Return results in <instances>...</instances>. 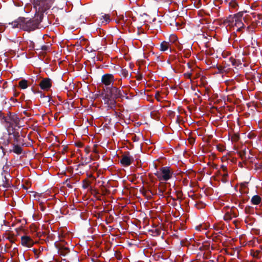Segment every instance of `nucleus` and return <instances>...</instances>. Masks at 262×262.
Instances as JSON below:
<instances>
[{
	"mask_svg": "<svg viewBox=\"0 0 262 262\" xmlns=\"http://www.w3.org/2000/svg\"><path fill=\"white\" fill-rule=\"evenodd\" d=\"M232 116L233 119L235 120L234 122V128H232V124L230 122V141L232 142L233 145V150H230V154L231 152L237 153L239 156H242V153L239 151V148L241 146V144L238 142L239 139V124L238 123V115L235 112L234 116L233 115H230Z\"/></svg>",
	"mask_w": 262,
	"mask_h": 262,
	"instance_id": "obj_1",
	"label": "nucleus"
},
{
	"mask_svg": "<svg viewBox=\"0 0 262 262\" xmlns=\"http://www.w3.org/2000/svg\"><path fill=\"white\" fill-rule=\"evenodd\" d=\"M13 28L21 29L25 31L30 32L38 28L39 21L36 20L29 19L27 18L19 17L17 20L9 23Z\"/></svg>",
	"mask_w": 262,
	"mask_h": 262,
	"instance_id": "obj_2",
	"label": "nucleus"
},
{
	"mask_svg": "<svg viewBox=\"0 0 262 262\" xmlns=\"http://www.w3.org/2000/svg\"><path fill=\"white\" fill-rule=\"evenodd\" d=\"M52 4L51 0H33L34 7L36 10V13L40 15V21H41V15L46 10L50 9Z\"/></svg>",
	"mask_w": 262,
	"mask_h": 262,
	"instance_id": "obj_3",
	"label": "nucleus"
},
{
	"mask_svg": "<svg viewBox=\"0 0 262 262\" xmlns=\"http://www.w3.org/2000/svg\"><path fill=\"white\" fill-rule=\"evenodd\" d=\"M173 174V171L169 167L165 166L160 168L156 175L158 177L159 181H167L170 180Z\"/></svg>",
	"mask_w": 262,
	"mask_h": 262,
	"instance_id": "obj_4",
	"label": "nucleus"
},
{
	"mask_svg": "<svg viewBox=\"0 0 262 262\" xmlns=\"http://www.w3.org/2000/svg\"><path fill=\"white\" fill-rule=\"evenodd\" d=\"M3 176V184L2 186L5 189H8L12 186V184L10 182L11 176L9 173V167L7 164L4 165L3 167V171L2 172Z\"/></svg>",
	"mask_w": 262,
	"mask_h": 262,
	"instance_id": "obj_5",
	"label": "nucleus"
},
{
	"mask_svg": "<svg viewBox=\"0 0 262 262\" xmlns=\"http://www.w3.org/2000/svg\"><path fill=\"white\" fill-rule=\"evenodd\" d=\"M107 90L109 91L111 96L115 99L123 98L125 95H126V93L124 91L113 85Z\"/></svg>",
	"mask_w": 262,
	"mask_h": 262,
	"instance_id": "obj_6",
	"label": "nucleus"
},
{
	"mask_svg": "<svg viewBox=\"0 0 262 262\" xmlns=\"http://www.w3.org/2000/svg\"><path fill=\"white\" fill-rule=\"evenodd\" d=\"M243 15L242 12H239L236 14H234L232 17V15L230 14V27L235 25L238 28L242 27L244 25L242 21Z\"/></svg>",
	"mask_w": 262,
	"mask_h": 262,
	"instance_id": "obj_7",
	"label": "nucleus"
},
{
	"mask_svg": "<svg viewBox=\"0 0 262 262\" xmlns=\"http://www.w3.org/2000/svg\"><path fill=\"white\" fill-rule=\"evenodd\" d=\"M114 81V75L111 74H104L101 77V82L105 85L106 87V89L113 85Z\"/></svg>",
	"mask_w": 262,
	"mask_h": 262,
	"instance_id": "obj_8",
	"label": "nucleus"
},
{
	"mask_svg": "<svg viewBox=\"0 0 262 262\" xmlns=\"http://www.w3.org/2000/svg\"><path fill=\"white\" fill-rule=\"evenodd\" d=\"M134 159L133 156L129 155V152L122 155L120 160V163L124 167L129 166L134 161Z\"/></svg>",
	"mask_w": 262,
	"mask_h": 262,
	"instance_id": "obj_9",
	"label": "nucleus"
},
{
	"mask_svg": "<svg viewBox=\"0 0 262 262\" xmlns=\"http://www.w3.org/2000/svg\"><path fill=\"white\" fill-rule=\"evenodd\" d=\"M103 100L104 103L108 109H114L115 108L116 102L115 98H111L108 96H105Z\"/></svg>",
	"mask_w": 262,
	"mask_h": 262,
	"instance_id": "obj_10",
	"label": "nucleus"
},
{
	"mask_svg": "<svg viewBox=\"0 0 262 262\" xmlns=\"http://www.w3.org/2000/svg\"><path fill=\"white\" fill-rule=\"evenodd\" d=\"M7 123H9V125L7 127V130L8 135H13V137L15 140H17V138L19 137V134L18 132H16L13 127V125L11 122H9L7 120H5Z\"/></svg>",
	"mask_w": 262,
	"mask_h": 262,
	"instance_id": "obj_11",
	"label": "nucleus"
},
{
	"mask_svg": "<svg viewBox=\"0 0 262 262\" xmlns=\"http://www.w3.org/2000/svg\"><path fill=\"white\" fill-rule=\"evenodd\" d=\"M21 244L23 246L29 248L33 245L34 242L30 236L24 235L21 237Z\"/></svg>",
	"mask_w": 262,
	"mask_h": 262,
	"instance_id": "obj_12",
	"label": "nucleus"
},
{
	"mask_svg": "<svg viewBox=\"0 0 262 262\" xmlns=\"http://www.w3.org/2000/svg\"><path fill=\"white\" fill-rule=\"evenodd\" d=\"M39 86L42 90H48L51 86V79L44 78L40 82Z\"/></svg>",
	"mask_w": 262,
	"mask_h": 262,
	"instance_id": "obj_13",
	"label": "nucleus"
},
{
	"mask_svg": "<svg viewBox=\"0 0 262 262\" xmlns=\"http://www.w3.org/2000/svg\"><path fill=\"white\" fill-rule=\"evenodd\" d=\"M220 172L222 176V181L224 183L228 182V173L227 171V167L225 165H222L220 170Z\"/></svg>",
	"mask_w": 262,
	"mask_h": 262,
	"instance_id": "obj_14",
	"label": "nucleus"
},
{
	"mask_svg": "<svg viewBox=\"0 0 262 262\" xmlns=\"http://www.w3.org/2000/svg\"><path fill=\"white\" fill-rule=\"evenodd\" d=\"M170 43L169 42L163 41L160 44V51L163 52L167 51L169 50Z\"/></svg>",
	"mask_w": 262,
	"mask_h": 262,
	"instance_id": "obj_15",
	"label": "nucleus"
},
{
	"mask_svg": "<svg viewBox=\"0 0 262 262\" xmlns=\"http://www.w3.org/2000/svg\"><path fill=\"white\" fill-rule=\"evenodd\" d=\"M228 205H227L225 207H224L223 209V212L225 213L224 215V220L228 223L229 221V212L228 211Z\"/></svg>",
	"mask_w": 262,
	"mask_h": 262,
	"instance_id": "obj_16",
	"label": "nucleus"
},
{
	"mask_svg": "<svg viewBox=\"0 0 262 262\" xmlns=\"http://www.w3.org/2000/svg\"><path fill=\"white\" fill-rule=\"evenodd\" d=\"M261 198L258 195H255L252 196L251 202L253 205H258L261 202Z\"/></svg>",
	"mask_w": 262,
	"mask_h": 262,
	"instance_id": "obj_17",
	"label": "nucleus"
},
{
	"mask_svg": "<svg viewBox=\"0 0 262 262\" xmlns=\"http://www.w3.org/2000/svg\"><path fill=\"white\" fill-rule=\"evenodd\" d=\"M1 141L0 142V143L5 146L8 145L10 142L9 139L8 137L7 134L1 138Z\"/></svg>",
	"mask_w": 262,
	"mask_h": 262,
	"instance_id": "obj_18",
	"label": "nucleus"
},
{
	"mask_svg": "<svg viewBox=\"0 0 262 262\" xmlns=\"http://www.w3.org/2000/svg\"><path fill=\"white\" fill-rule=\"evenodd\" d=\"M19 86L22 89H26L28 88V81L26 79L20 80L18 83Z\"/></svg>",
	"mask_w": 262,
	"mask_h": 262,
	"instance_id": "obj_19",
	"label": "nucleus"
},
{
	"mask_svg": "<svg viewBox=\"0 0 262 262\" xmlns=\"http://www.w3.org/2000/svg\"><path fill=\"white\" fill-rule=\"evenodd\" d=\"M230 62L232 63V65L235 68L240 67H241L242 63L239 60H236L235 59H233L232 57H230Z\"/></svg>",
	"mask_w": 262,
	"mask_h": 262,
	"instance_id": "obj_20",
	"label": "nucleus"
},
{
	"mask_svg": "<svg viewBox=\"0 0 262 262\" xmlns=\"http://www.w3.org/2000/svg\"><path fill=\"white\" fill-rule=\"evenodd\" d=\"M13 148L12 150L14 152H15V154H18V155H19L21 153L22 148L20 146H19L18 145H15V144H13Z\"/></svg>",
	"mask_w": 262,
	"mask_h": 262,
	"instance_id": "obj_21",
	"label": "nucleus"
},
{
	"mask_svg": "<svg viewBox=\"0 0 262 262\" xmlns=\"http://www.w3.org/2000/svg\"><path fill=\"white\" fill-rule=\"evenodd\" d=\"M230 256H233V257L232 259H234L235 257H238V249H234V248H230Z\"/></svg>",
	"mask_w": 262,
	"mask_h": 262,
	"instance_id": "obj_22",
	"label": "nucleus"
},
{
	"mask_svg": "<svg viewBox=\"0 0 262 262\" xmlns=\"http://www.w3.org/2000/svg\"><path fill=\"white\" fill-rule=\"evenodd\" d=\"M238 0H230V8L236 9L238 7Z\"/></svg>",
	"mask_w": 262,
	"mask_h": 262,
	"instance_id": "obj_23",
	"label": "nucleus"
},
{
	"mask_svg": "<svg viewBox=\"0 0 262 262\" xmlns=\"http://www.w3.org/2000/svg\"><path fill=\"white\" fill-rule=\"evenodd\" d=\"M121 75L124 77V78H128V76H129V74H128V71L124 69H122L121 71Z\"/></svg>",
	"mask_w": 262,
	"mask_h": 262,
	"instance_id": "obj_24",
	"label": "nucleus"
},
{
	"mask_svg": "<svg viewBox=\"0 0 262 262\" xmlns=\"http://www.w3.org/2000/svg\"><path fill=\"white\" fill-rule=\"evenodd\" d=\"M192 73H191V70L190 71H188L184 74V76L188 79H191Z\"/></svg>",
	"mask_w": 262,
	"mask_h": 262,
	"instance_id": "obj_25",
	"label": "nucleus"
},
{
	"mask_svg": "<svg viewBox=\"0 0 262 262\" xmlns=\"http://www.w3.org/2000/svg\"><path fill=\"white\" fill-rule=\"evenodd\" d=\"M223 26L225 27L226 30L228 31V27L229 26V20L228 19L224 20L223 23Z\"/></svg>",
	"mask_w": 262,
	"mask_h": 262,
	"instance_id": "obj_26",
	"label": "nucleus"
},
{
	"mask_svg": "<svg viewBox=\"0 0 262 262\" xmlns=\"http://www.w3.org/2000/svg\"><path fill=\"white\" fill-rule=\"evenodd\" d=\"M40 97L45 98L46 99V100L48 102H50V101L51 100V98L50 97H49V96H46L43 94H42V93L40 94Z\"/></svg>",
	"mask_w": 262,
	"mask_h": 262,
	"instance_id": "obj_27",
	"label": "nucleus"
},
{
	"mask_svg": "<svg viewBox=\"0 0 262 262\" xmlns=\"http://www.w3.org/2000/svg\"><path fill=\"white\" fill-rule=\"evenodd\" d=\"M217 148H218L219 150L220 151H223L225 150L224 146H218Z\"/></svg>",
	"mask_w": 262,
	"mask_h": 262,
	"instance_id": "obj_28",
	"label": "nucleus"
},
{
	"mask_svg": "<svg viewBox=\"0 0 262 262\" xmlns=\"http://www.w3.org/2000/svg\"><path fill=\"white\" fill-rule=\"evenodd\" d=\"M1 149L2 150V152L3 153V156L5 155V149L4 148L3 146H1L0 147Z\"/></svg>",
	"mask_w": 262,
	"mask_h": 262,
	"instance_id": "obj_29",
	"label": "nucleus"
},
{
	"mask_svg": "<svg viewBox=\"0 0 262 262\" xmlns=\"http://www.w3.org/2000/svg\"><path fill=\"white\" fill-rule=\"evenodd\" d=\"M88 186H89V184H88V183H86V184H85V185H83V187L84 188H85H85H88Z\"/></svg>",
	"mask_w": 262,
	"mask_h": 262,
	"instance_id": "obj_30",
	"label": "nucleus"
},
{
	"mask_svg": "<svg viewBox=\"0 0 262 262\" xmlns=\"http://www.w3.org/2000/svg\"><path fill=\"white\" fill-rule=\"evenodd\" d=\"M258 253H259V252H257L256 254L254 253V255H253V256L254 257H258Z\"/></svg>",
	"mask_w": 262,
	"mask_h": 262,
	"instance_id": "obj_31",
	"label": "nucleus"
},
{
	"mask_svg": "<svg viewBox=\"0 0 262 262\" xmlns=\"http://www.w3.org/2000/svg\"><path fill=\"white\" fill-rule=\"evenodd\" d=\"M233 83H234V81L233 80H230V86L232 85Z\"/></svg>",
	"mask_w": 262,
	"mask_h": 262,
	"instance_id": "obj_32",
	"label": "nucleus"
},
{
	"mask_svg": "<svg viewBox=\"0 0 262 262\" xmlns=\"http://www.w3.org/2000/svg\"><path fill=\"white\" fill-rule=\"evenodd\" d=\"M105 17L106 18L105 19L106 21H108L107 19H109L108 18H107V16H105Z\"/></svg>",
	"mask_w": 262,
	"mask_h": 262,
	"instance_id": "obj_33",
	"label": "nucleus"
},
{
	"mask_svg": "<svg viewBox=\"0 0 262 262\" xmlns=\"http://www.w3.org/2000/svg\"><path fill=\"white\" fill-rule=\"evenodd\" d=\"M227 101H229V96H228V95L227 96Z\"/></svg>",
	"mask_w": 262,
	"mask_h": 262,
	"instance_id": "obj_34",
	"label": "nucleus"
},
{
	"mask_svg": "<svg viewBox=\"0 0 262 262\" xmlns=\"http://www.w3.org/2000/svg\"><path fill=\"white\" fill-rule=\"evenodd\" d=\"M230 93H231V89H230ZM231 95H234V93H232V94H231V93H230V96H231Z\"/></svg>",
	"mask_w": 262,
	"mask_h": 262,
	"instance_id": "obj_35",
	"label": "nucleus"
},
{
	"mask_svg": "<svg viewBox=\"0 0 262 262\" xmlns=\"http://www.w3.org/2000/svg\"><path fill=\"white\" fill-rule=\"evenodd\" d=\"M187 65H188V68H189V69H190V64H189V63H188V64H187Z\"/></svg>",
	"mask_w": 262,
	"mask_h": 262,
	"instance_id": "obj_36",
	"label": "nucleus"
},
{
	"mask_svg": "<svg viewBox=\"0 0 262 262\" xmlns=\"http://www.w3.org/2000/svg\"><path fill=\"white\" fill-rule=\"evenodd\" d=\"M228 139H229V132L228 133Z\"/></svg>",
	"mask_w": 262,
	"mask_h": 262,
	"instance_id": "obj_37",
	"label": "nucleus"
},
{
	"mask_svg": "<svg viewBox=\"0 0 262 262\" xmlns=\"http://www.w3.org/2000/svg\"><path fill=\"white\" fill-rule=\"evenodd\" d=\"M160 191L161 192H162V193H163V192H164V190H160Z\"/></svg>",
	"mask_w": 262,
	"mask_h": 262,
	"instance_id": "obj_38",
	"label": "nucleus"
},
{
	"mask_svg": "<svg viewBox=\"0 0 262 262\" xmlns=\"http://www.w3.org/2000/svg\"><path fill=\"white\" fill-rule=\"evenodd\" d=\"M235 220L233 221V223L235 224Z\"/></svg>",
	"mask_w": 262,
	"mask_h": 262,
	"instance_id": "obj_39",
	"label": "nucleus"
},
{
	"mask_svg": "<svg viewBox=\"0 0 262 262\" xmlns=\"http://www.w3.org/2000/svg\"><path fill=\"white\" fill-rule=\"evenodd\" d=\"M230 212H231V209H230ZM230 215H231V213H230Z\"/></svg>",
	"mask_w": 262,
	"mask_h": 262,
	"instance_id": "obj_40",
	"label": "nucleus"
},
{
	"mask_svg": "<svg viewBox=\"0 0 262 262\" xmlns=\"http://www.w3.org/2000/svg\"><path fill=\"white\" fill-rule=\"evenodd\" d=\"M121 80H122V79H120L119 80V81H121Z\"/></svg>",
	"mask_w": 262,
	"mask_h": 262,
	"instance_id": "obj_41",
	"label": "nucleus"
},
{
	"mask_svg": "<svg viewBox=\"0 0 262 262\" xmlns=\"http://www.w3.org/2000/svg\"><path fill=\"white\" fill-rule=\"evenodd\" d=\"M132 76V74H130V76H129V78H130Z\"/></svg>",
	"mask_w": 262,
	"mask_h": 262,
	"instance_id": "obj_42",
	"label": "nucleus"
},
{
	"mask_svg": "<svg viewBox=\"0 0 262 262\" xmlns=\"http://www.w3.org/2000/svg\"><path fill=\"white\" fill-rule=\"evenodd\" d=\"M172 37H173V38H175V37H176V36H174V35H173V36H172Z\"/></svg>",
	"mask_w": 262,
	"mask_h": 262,
	"instance_id": "obj_43",
	"label": "nucleus"
},
{
	"mask_svg": "<svg viewBox=\"0 0 262 262\" xmlns=\"http://www.w3.org/2000/svg\"><path fill=\"white\" fill-rule=\"evenodd\" d=\"M228 40L229 42V37L228 38Z\"/></svg>",
	"mask_w": 262,
	"mask_h": 262,
	"instance_id": "obj_44",
	"label": "nucleus"
}]
</instances>
